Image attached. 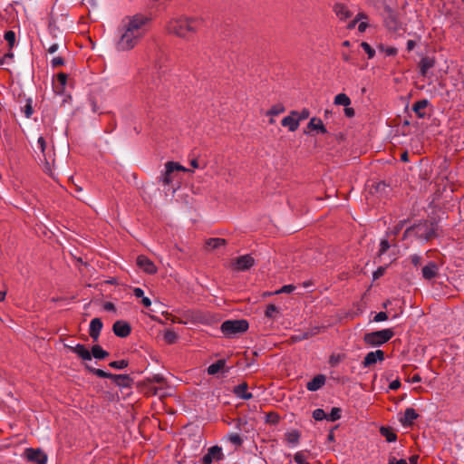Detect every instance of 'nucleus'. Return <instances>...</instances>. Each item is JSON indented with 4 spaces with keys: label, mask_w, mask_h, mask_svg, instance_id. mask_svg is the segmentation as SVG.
Returning <instances> with one entry per match:
<instances>
[{
    "label": "nucleus",
    "mask_w": 464,
    "mask_h": 464,
    "mask_svg": "<svg viewBox=\"0 0 464 464\" xmlns=\"http://www.w3.org/2000/svg\"><path fill=\"white\" fill-rule=\"evenodd\" d=\"M300 432L296 430L285 433V440L288 444L296 445L300 440Z\"/></svg>",
    "instance_id": "bb28decb"
},
{
    "label": "nucleus",
    "mask_w": 464,
    "mask_h": 464,
    "mask_svg": "<svg viewBox=\"0 0 464 464\" xmlns=\"http://www.w3.org/2000/svg\"><path fill=\"white\" fill-rule=\"evenodd\" d=\"M285 111V106L282 103H277L271 107V109L266 112V115L276 116L283 113Z\"/></svg>",
    "instance_id": "72a5a7b5"
},
{
    "label": "nucleus",
    "mask_w": 464,
    "mask_h": 464,
    "mask_svg": "<svg viewBox=\"0 0 464 464\" xmlns=\"http://www.w3.org/2000/svg\"><path fill=\"white\" fill-rule=\"evenodd\" d=\"M404 223H405V221H401V222H400V223L395 227L394 231H393L394 235H397V234L400 232V230L403 227Z\"/></svg>",
    "instance_id": "338daca9"
},
{
    "label": "nucleus",
    "mask_w": 464,
    "mask_h": 464,
    "mask_svg": "<svg viewBox=\"0 0 464 464\" xmlns=\"http://www.w3.org/2000/svg\"><path fill=\"white\" fill-rule=\"evenodd\" d=\"M109 366L114 369H124L128 366V361L126 360H121V361H114L109 363Z\"/></svg>",
    "instance_id": "79ce46f5"
},
{
    "label": "nucleus",
    "mask_w": 464,
    "mask_h": 464,
    "mask_svg": "<svg viewBox=\"0 0 464 464\" xmlns=\"http://www.w3.org/2000/svg\"><path fill=\"white\" fill-rule=\"evenodd\" d=\"M86 368L89 372H92L93 374H95L96 376H98L100 378H108L111 380L112 378L113 373L106 372L103 370L95 369V368L90 367L88 365L86 366Z\"/></svg>",
    "instance_id": "473e14b6"
},
{
    "label": "nucleus",
    "mask_w": 464,
    "mask_h": 464,
    "mask_svg": "<svg viewBox=\"0 0 464 464\" xmlns=\"http://www.w3.org/2000/svg\"><path fill=\"white\" fill-rule=\"evenodd\" d=\"M225 364H226V362L224 360H218L216 362L210 364L208 367L207 372L209 375H214V374L218 373V372H220L225 367Z\"/></svg>",
    "instance_id": "a878e982"
},
{
    "label": "nucleus",
    "mask_w": 464,
    "mask_h": 464,
    "mask_svg": "<svg viewBox=\"0 0 464 464\" xmlns=\"http://www.w3.org/2000/svg\"><path fill=\"white\" fill-rule=\"evenodd\" d=\"M388 319V314L385 312H379L375 314L373 321L374 322H382Z\"/></svg>",
    "instance_id": "3c124183"
},
{
    "label": "nucleus",
    "mask_w": 464,
    "mask_h": 464,
    "mask_svg": "<svg viewBox=\"0 0 464 464\" xmlns=\"http://www.w3.org/2000/svg\"><path fill=\"white\" fill-rule=\"evenodd\" d=\"M279 314V308L273 304H269L265 311V315L270 319H276Z\"/></svg>",
    "instance_id": "c85d7f7f"
},
{
    "label": "nucleus",
    "mask_w": 464,
    "mask_h": 464,
    "mask_svg": "<svg viewBox=\"0 0 464 464\" xmlns=\"http://www.w3.org/2000/svg\"><path fill=\"white\" fill-rule=\"evenodd\" d=\"M400 386H401V382H400V381H399V380H395V381H393V382H392L390 383L389 388H390L391 390L395 391V390L399 389V388H400Z\"/></svg>",
    "instance_id": "4d7b16f0"
},
{
    "label": "nucleus",
    "mask_w": 464,
    "mask_h": 464,
    "mask_svg": "<svg viewBox=\"0 0 464 464\" xmlns=\"http://www.w3.org/2000/svg\"><path fill=\"white\" fill-rule=\"evenodd\" d=\"M203 25V18L185 16L169 21L167 30L179 37H188L189 34L197 33Z\"/></svg>",
    "instance_id": "f03ea898"
},
{
    "label": "nucleus",
    "mask_w": 464,
    "mask_h": 464,
    "mask_svg": "<svg viewBox=\"0 0 464 464\" xmlns=\"http://www.w3.org/2000/svg\"><path fill=\"white\" fill-rule=\"evenodd\" d=\"M72 353H76L80 358L84 361L92 360V354L90 351L81 343H78L75 346H67Z\"/></svg>",
    "instance_id": "2eb2a0df"
},
{
    "label": "nucleus",
    "mask_w": 464,
    "mask_h": 464,
    "mask_svg": "<svg viewBox=\"0 0 464 464\" xmlns=\"http://www.w3.org/2000/svg\"><path fill=\"white\" fill-rule=\"evenodd\" d=\"M368 27V24L366 22H361L358 25V30L361 33H363Z\"/></svg>",
    "instance_id": "e2e57ef3"
},
{
    "label": "nucleus",
    "mask_w": 464,
    "mask_h": 464,
    "mask_svg": "<svg viewBox=\"0 0 464 464\" xmlns=\"http://www.w3.org/2000/svg\"><path fill=\"white\" fill-rule=\"evenodd\" d=\"M102 328V322L100 318H93L90 323L89 334L96 342Z\"/></svg>",
    "instance_id": "ddd939ff"
},
{
    "label": "nucleus",
    "mask_w": 464,
    "mask_h": 464,
    "mask_svg": "<svg viewBox=\"0 0 464 464\" xmlns=\"http://www.w3.org/2000/svg\"><path fill=\"white\" fill-rule=\"evenodd\" d=\"M362 18H366V15L363 13H359L356 17L351 21L348 24V29H353L355 27L356 24Z\"/></svg>",
    "instance_id": "49530a36"
},
{
    "label": "nucleus",
    "mask_w": 464,
    "mask_h": 464,
    "mask_svg": "<svg viewBox=\"0 0 464 464\" xmlns=\"http://www.w3.org/2000/svg\"><path fill=\"white\" fill-rule=\"evenodd\" d=\"M281 124L284 127H287L290 131H295L299 127L298 120H296L295 116L292 114V111L288 116L282 120Z\"/></svg>",
    "instance_id": "aec40b11"
},
{
    "label": "nucleus",
    "mask_w": 464,
    "mask_h": 464,
    "mask_svg": "<svg viewBox=\"0 0 464 464\" xmlns=\"http://www.w3.org/2000/svg\"><path fill=\"white\" fill-rule=\"evenodd\" d=\"M344 114H345L346 117L352 118V117L354 116L355 111H354V110L353 108L347 106V107L344 108Z\"/></svg>",
    "instance_id": "6e6d98bb"
},
{
    "label": "nucleus",
    "mask_w": 464,
    "mask_h": 464,
    "mask_svg": "<svg viewBox=\"0 0 464 464\" xmlns=\"http://www.w3.org/2000/svg\"><path fill=\"white\" fill-rule=\"evenodd\" d=\"M234 392L237 397L244 400H250L253 398L252 393L247 392V385L245 382L236 386Z\"/></svg>",
    "instance_id": "5701e85b"
},
{
    "label": "nucleus",
    "mask_w": 464,
    "mask_h": 464,
    "mask_svg": "<svg viewBox=\"0 0 464 464\" xmlns=\"http://www.w3.org/2000/svg\"><path fill=\"white\" fill-rule=\"evenodd\" d=\"M5 40L8 43L10 48H12L14 45L15 42V34L13 31H7L5 33L4 35Z\"/></svg>",
    "instance_id": "58836bf2"
},
{
    "label": "nucleus",
    "mask_w": 464,
    "mask_h": 464,
    "mask_svg": "<svg viewBox=\"0 0 464 464\" xmlns=\"http://www.w3.org/2000/svg\"><path fill=\"white\" fill-rule=\"evenodd\" d=\"M361 46L362 48L366 52V53L368 54V58L369 59H372L374 57L375 55V51L374 49L366 42H362L361 44Z\"/></svg>",
    "instance_id": "ea45409f"
},
{
    "label": "nucleus",
    "mask_w": 464,
    "mask_h": 464,
    "mask_svg": "<svg viewBox=\"0 0 464 464\" xmlns=\"http://www.w3.org/2000/svg\"><path fill=\"white\" fill-rule=\"evenodd\" d=\"M435 65V61L430 57H423L419 64L420 72L422 76H426L428 71Z\"/></svg>",
    "instance_id": "412c9836"
},
{
    "label": "nucleus",
    "mask_w": 464,
    "mask_h": 464,
    "mask_svg": "<svg viewBox=\"0 0 464 464\" xmlns=\"http://www.w3.org/2000/svg\"><path fill=\"white\" fill-rule=\"evenodd\" d=\"M23 111L24 113V116L27 119L32 116L34 111H33V107H32V104H31V100L27 101L26 104L23 108Z\"/></svg>",
    "instance_id": "a18cd8bd"
},
{
    "label": "nucleus",
    "mask_w": 464,
    "mask_h": 464,
    "mask_svg": "<svg viewBox=\"0 0 464 464\" xmlns=\"http://www.w3.org/2000/svg\"><path fill=\"white\" fill-rule=\"evenodd\" d=\"M418 459H419L418 455H412L411 457H410V459H409L410 463H408V464H417Z\"/></svg>",
    "instance_id": "774afa93"
},
{
    "label": "nucleus",
    "mask_w": 464,
    "mask_h": 464,
    "mask_svg": "<svg viewBox=\"0 0 464 464\" xmlns=\"http://www.w3.org/2000/svg\"><path fill=\"white\" fill-rule=\"evenodd\" d=\"M141 304L145 306V307H150L151 305V301L149 297H146V296H143L141 298Z\"/></svg>",
    "instance_id": "bf43d9fd"
},
{
    "label": "nucleus",
    "mask_w": 464,
    "mask_h": 464,
    "mask_svg": "<svg viewBox=\"0 0 464 464\" xmlns=\"http://www.w3.org/2000/svg\"><path fill=\"white\" fill-rule=\"evenodd\" d=\"M163 339L167 343L172 344V343H176V341L178 339V335L174 331L168 330L165 332Z\"/></svg>",
    "instance_id": "f704fd0d"
},
{
    "label": "nucleus",
    "mask_w": 464,
    "mask_h": 464,
    "mask_svg": "<svg viewBox=\"0 0 464 464\" xmlns=\"http://www.w3.org/2000/svg\"><path fill=\"white\" fill-rule=\"evenodd\" d=\"M292 114L295 116L296 120H298V123L300 124L301 121H304L310 116V111L308 109L304 108L301 111H292Z\"/></svg>",
    "instance_id": "c9c22d12"
},
{
    "label": "nucleus",
    "mask_w": 464,
    "mask_h": 464,
    "mask_svg": "<svg viewBox=\"0 0 464 464\" xmlns=\"http://www.w3.org/2000/svg\"><path fill=\"white\" fill-rule=\"evenodd\" d=\"M133 295L137 298H142L144 296V291L141 288H140V287H135L133 289Z\"/></svg>",
    "instance_id": "5fc2aeb1"
},
{
    "label": "nucleus",
    "mask_w": 464,
    "mask_h": 464,
    "mask_svg": "<svg viewBox=\"0 0 464 464\" xmlns=\"http://www.w3.org/2000/svg\"><path fill=\"white\" fill-rule=\"evenodd\" d=\"M415 46H416L415 41L408 40V42H407V51L408 52H411V50H413Z\"/></svg>",
    "instance_id": "052dcab7"
},
{
    "label": "nucleus",
    "mask_w": 464,
    "mask_h": 464,
    "mask_svg": "<svg viewBox=\"0 0 464 464\" xmlns=\"http://www.w3.org/2000/svg\"><path fill=\"white\" fill-rule=\"evenodd\" d=\"M334 104L347 107L351 104V99L345 93H339L334 97Z\"/></svg>",
    "instance_id": "7c9ffc66"
},
{
    "label": "nucleus",
    "mask_w": 464,
    "mask_h": 464,
    "mask_svg": "<svg viewBox=\"0 0 464 464\" xmlns=\"http://www.w3.org/2000/svg\"><path fill=\"white\" fill-rule=\"evenodd\" d=\"M150 21L149 17L140 14L126 17L119 29L117 50L129 51L134 48L149 31Z\"/></svg>",
    "instance_id": "f257e3e1"
},
{
    "label": "nucleus",
    "mask_w": 464,
    "mask_h": 464,
    "mask_svg": "<svg viewBox=\"0 0 464 464\" xmlns=\"http://www.w3.org/2000/svg\"><path fill=\"white\" fill-rule=\"evenodd\" d=\"M307 129L312 131L315 130L317 133L324 134L327 132L326 128L323 124V121L321 119L314 117L310 120V121L307 124Z\"/></svg>",
    "instance_id": "f3484780"
},
{
    "label": "nucleus",
    "mask_w": 464,
    "mask_h": 464,
    "mask_svg": "<svg viewBox=\"0 0 464 464\" xmlns=\"http://www.w3.org/2000/svg\"><path fill=\"white\" fill-rule=\"evenodd\" d=\"M111 381L120 387H130L132 379L127 374H112Z\"/></svg>",
    "instance_id": "6ab92c4d"
},
{
    "label": "nucleus",
    "mask_w": 464,
    "mask_h": 464,
    "mask_svg": "<svg viewBox=\"0 0 464 464\" xmlns=\"http://www.w3.org/2000/svg\"><path fill=\"white\" fill-rule=\"evenodd\" d=\"M384 360V352L382 350H376L374 352L368 353L362 364L364 368L370 367L371 365L376 363L378 361L382 362Z\"/></svg>",
    "instance_id": "9d476101"
},
{
    "label": "nucleus",
    "mask_w": 464,
    "mask_h": 464,
    "mask_svg": "<svg viewBox=\"0 0 464 464\" xmlns=\"http://www.w3.org/2000/svg\"><path fill=\"white\" fill-rule=\"evenodd\" d=\"M389 464H408L405 459H397L395 457L389 458Z\"/></svg>",
    "instance_id": "864d4df0"
},
{
    "label": "nucleus",
    "mask_w": 464,
    "mask_h": 464,
    "mask_svg": "<svg viewBox=\"0 0 464 464\" xmlns=\"http://www.w3.org/2000/svg\"><path fill=\"white\" fill-rule=\"evenodd\" d=\"M411 236H414L418 239L425 241L431 239L435 237L433 224L423 221L408 227L403 234V239Z\"/></svg>",
    "instance_id": "7ed1b4c3"
},
{
    "label": "nucleus",
    "mask_w": 464,
    "mask_h": 464,
    "mask_svg": "<svg viewBox=\"0 0 464 464\" xmlns=\"http://www.w3.org/2000/svg\"><path fill=\"white\" fill-rule=\"evenodd\" d=\"M341 418V410L340 408L334 407L330 412V414L327 416V420L331 421H335Z\"/></svg>",
    "instance_id": "e433bc0d"
},
{
    "label": "nucleus",
    "mask_w": 464,
    "mask_h": 464,
    "mask_svg": "<svg viewBox=\"0 0 464 464\" xmlns=\"http://www.w3.org/2000/svg\"><path fill=\"white\" fill-rule=\"evenodd\" d=\"M294 459L297 464H305V456L303 452L298 451L295 454Z\"/></svg>",
    "instance_id": "de8ad7c7"
},
{
    "label": "nucleus",
    "mask_w": 464,
    "mask_h": 464,
    "mask_svg": "<svg viewBox=\"0 0 464 464\" xmlns=\"http://www.w3.org/2000/svg\"><path fill=\"white\" fill-rule=\"evenodd\" d=\"M421 272L424 279L431 280L438 276L439 266L435 262L431 261L422 267Z\"/></svg>",
    "instance_id": "9b49d317"
},
{
    "label": "nucleus",
    "mask_w": 464,
    "mask_h": 464,
    "mask_svg": "<svg viewBox=\"0 0 464 464\" xmlns=\"http://www.w3.org/2000/svg\"><path fill=\"white\" fill-rule=\"evenodd\" d=\"M67 78H68V76L66 73L60 72L57 74V80L60 82L62 89H63L64 86L66 85Z\"/></svg>",
    "instance_id": "09e8293b"
},
{
    "label": "nucleus",
    "mask_w": 464,
    "mask_h": 464,
    "mask_svg": "<svg viewBox=\"0 0 464 464\" xmlns=\"http://www.w3.org/2000/svg\"><path fill=\"white\" fill-rule=\"evenodd\" d=\"M380 433L385 437L388 442H393L397 440V435L392 431L391 428L388 427H381Z\"/></svg>",
    "instance_id": "cd10ccee"
},
{
    "label": "nucleus",
    "mask_w": 464,
    "mask_h": 464,
    "mask_svg": "<svg viewBox=\"0 0 464 464\" xmlns=\"http://www.w3.org/2000/svg\"><path fill=\"white\" fill-rule=\"evenodd\" d=\"M228 440L237 446H240L243 443L242 438L237 433L229 434Z\"/></svg>",
    "instance_id": "c03bdc74"
},
{
    "label": "nucleus",
    "mask_w": 464,
    "mask_h": 464,
    "mask_svg": "<svg viewBox=\"0 0 464 464\" xmlns=\"http://www.w3.org/2000/svg\"><path fill=\"white\" fill-rule=\"evenodd\" d=\"M112 331L115 335L121 338H125L130 335L131 327L129 323L119 320L113 324Z\"/></svg>",
    "instance_id": "6e6552de"
},
{
    "label": "nucleus",
    "mask_w": 464,
    "mask_h": 464,
    "mask_svg": "<svg viewBox=\"0 0 464 464\" xmlns=\"http://www.w3.org/2000/svg\"><path fill=\"white\" fill-rule=\"evenodd\" d=\"M428 104L429 102L427 100H420L412 105V111L416 113V115L419 118L423 119L426 116L425 110L428 107Z\"/></svg>",
    "instance_id": "a211bd4d"
},
{
    "label": "nucleus",
    "mask_w": 464,
    "mask_h": 464,
    "mask_svg": "<svg viewBox=\"0 0 464 464\" xmlns=\"http://www.w3.org/2000/svg\"><path fill=\"white\" fill-rule=\"evenodd\" d=\"M137 266L145 273L152 275L157 272L155 264L145 256H139L137 257Z\"/></svg>",
    "instance_id": "1a4fd4ad"
},
{
    "label": "nucleus",
    "mask_w": 464,
    "mask_h": 464,
    "mask_svg": "<svg viewBox=\"0 0 464 464\" xmlns=\"http://www.w3.org/2000/svg\"><path fill=\"white\" fill-rule=\"evenodd\" d=\"M248 322L245 319L227 320L221 324L222 334L228 338L236 337L247 331Z\"/></svg>",
    "instance_id": "20e7f679"
},
{
    "label": "nucleus",
    "mask_w": 464,
    "mask_h": 464,
    "mask_svg": "<svg viewBox=\"0 0 464 464\" xmlns=\"http://www.w3.org/2000/svg\"><path fill=\"white\" fill-rule=\"evenodd\" d=\"M92 357L93 356L95 359L102 360L109 356V353L103 350L100 345H93L92 348V352H90Z\"/></svg>",
    "instance_id": "393cba45"
},
{
    "label": "nucleus",
    "mask_w": 464,
    "mask_h": 464,
    "mask_svg": "<svg viewBox=\"0 0 464 464\" xmlns=\"http://www.w3.org/2000/svg\"><path fill=\"white\" fill-rule=\"evenodd\" d=\"M167 164H168L169 171H173V172L175 170L188 171V169L186 168H184L183 166H181L180 164H179L177 162L168 161Z\"/></svg>",
    "instance_id": "a19ab883"
},
{
    "label": "nucleus",
    "mask_w": 464,
    "mask_h": 464,
    "mask_svg": "<svg viewBox=\"0 0 464 464\" xmlns=\"http://www.w3.org/2000/svg\"><path fill=\"white\" fill-rule=\"evenodd\" d=\"M26 457L30 461L36 462V464H45L46 456L38 450L28 449L26 450Z\"/></svg>",
    "instance_id": "f8f14e48"
},
{
    "label": "nucleus",
    "mask_w": 464,
    "mask_h": 464,
    "mask_svg": "<svg viewBox=\"0 0 464 464\" xmlns=\"http://www.w3.org/2000/svg\"><path fill=\"white\" fill-rule=\"evenodd\" d=\"M37 145H38V148L40 149L41 152L43 153V156H44V161L46 163V165H50V160H51V151H48V153L46 152V141H45V139L44 137H39L38 140H37Z\"/></svg>",
    "instance_id": "b1692460"
},
{
    "label": "nucleus",
    "mask_w": 464,
    "mask_h": 464,
    "mask_svg": "<svg viewBox=\"0 0 464 464\" xmlns=\"http://www.w3.org/2000/svg\"><path fill=\"white\" fill-rule=\"evenodd\" d=\"M59 48V45L58 44H53L52 45H50V47L48 48V53H54Z\"/></svg>",
    "instance_id": "69168bd1"
},
{
    "label": "nucleus",
    "mask_w": 464,
    "mask_h": 464,
    "mask_svg": "<svg viewBox=\"0 0 464 464\" xmlns=\"http://www.w3.org/2000/svg\"><path fill=\"white\" fill-rule=\"evenodd\" d=\"M51 63L53 67H59L64 64V60L60 56L53 57L51 61Z\"/></svg>",
    "instance_id": "8fccbe9b"
},
{
    "label": "nucleus",
    "mask_w": 464,
    "mask_h": 464,
    "mask_svg": "<svg viewBox=\"0 0 464 464\" xmlns=\"http://www.w3.org/2000/svg\"><path fill=\"white\" fill-rule=\"evenodd\" d=\"M394 335L392 329H382L372 333H367L363 336L365 343L372 346H380L390 341Z\"/></svg>",
    "instance_id": "39448f33"
},
{
    "label": "nucleus",
    "mask_w": 464,
    "mask_h": 464,
    "mask_svg": "<svg viewBox=\"0 0 464 464\" xmlns=\"http://www.w3.org/2000/svg\"><path fill=\"white\" fill-rule=\"evenodd\" d=\"M418 417L419 414L413 408H407L403 417L400 419V421L403 426H411Z\"/></svg>",
    "instance_id": "dca6fc26"
},
{
    "label": "nucleus",
    "mask_w": 464,
    "mask_h": 464,
    "mask_svg": "<svg viewBox=\"0 0 464 464\" xmlns=\"http://www.w3.org/2000/svg\"><path fill=\"white\" fill-rule=\"evenodd\" d=\"M295 289V286L293 285H284L281 289L277 290L276 294H281V293H292Z\"/></svg>",
    "instance_id": "603ef678"
},
{
    "label": "nucleus",
    "mask_w": 464,
    "mask_h": 464,
    "mask_svg": "<svg viewBox=\"0 0 464 464\" xmlns=\"http://www.w3.org/2000/svg\"><path fill=\"white\" fill-rule=\"evenodd\" d=\"M326 378L323 374H318L314 376L310 382L306 384V389L310 392H315L321 389L325 383Z\"/></svg>",
    "instance_id": "4468645a"
},
{
    "label": "nucleus",
    "mask_w": 464,
    "mask_h": 464,
    "mask_svg": "<svg viewBox=\"0 0 464 464\" xmlns=\"http://www.w3.org/2000/svg\"><path fill=\"white\" fill-rule=\"evenodd\" d=\"M152 381L157 383H162L164 382V378L160 374H156L153 376Z\"/></svg>",
    "instance_id": "0e129e2a"
},
{
    "label": "nucleus",
    "mask_w": 464,
    "mask_h": 464,
    "mask_svg": "<svg viewBox=\"0 0 464 464\" xmlns=\"http://www.w3.org/2000/svg\"><path fill=\"white\" fill-rule=\"evenodd\" d=\"M391 247V245L387 239H382L380 243V248L378 251V256L381 257L382 255L386 253V251Z\"/></svg>",
    "instance_id": "4c0bfd02"
},
{
    "label": "nucleus",
    "mask_w": 464,
    "mask_h": 464,
    "mask_svg": "<svg viewBox=\"0 0 464 464\" xmlns=\"http://www.w3.org/2000/svg\"><path fill=\"white\" fill-rule=\"evenodd\" d=\"M173 180V171H169L168 164H165V171L160 177V181L163 183V185H169Z\"/></svg>",
    "instance_id": "c756f323"
},
{
    "label": "nucleus",
    "mask_w": 464,
    "mask_h": 464,
    "mask_svg": "<svg viewBox=\"0 0 464 464\" xmlns=\"http://www.w3.org/2000/svg\"><path fill=\"white\" fill-rule=\"evenodd\" d=\"M313 418L315 420H323L324 419H327V415L325 414L323 409H316L313 412Z\"/></svg>",
    "instance_id": "37998d69"
},
{
    "label": "nucleus",
    "mask_w": 464,
    "mask_h": 464,
    "mask_svg": "<svg viewBox=\"0 0 464 464\" xmlns=\"http://www.w3.org/2000/svg\"><path fill=\"white\" fill-rule=\"evenodd\" d=\"M224 455L222 449L218 446H212L208 450V452L202 457V464H212L214 461H219L223 459Z\"/></svg>",
    "instance_id": "423d86ee"
},
{
    "label": "nucleus",
    "mask_w": 464,
    "mask_h": 464,
    "mask_svg": "<svg viewBox=\"0 0 464 464\" xmlns=\"http://www.w3.org/2000/svg\"><path fill=\"white\" fill-rule=\"evenodd\" d=\"M334 11L341 20H346L352 15L347 6L341 3L334 5Z\"/></svg>",
    "instance_id": "4be33fe9"
},
{
    "label": "nucleus",
    "mask_w": 464,
    "mask_h": 464,
    "mask_svg": "<svg viewBox=\"0 0 464 464\" xmlns=\"http://www.w3.org/2000/svg\"><path fill=\"white\" fill-rule=\"evenodd\" d=\"M143 92L148 100H151L153 98L152 97V88L147 87L146 90H144Z\"/></svg>",
    "instance_id": "13d9d810"
},
{
    "label": "nucleus",
    "mask_w": 464,
    "mask_h": 464,
    "mask_svg": "<svg viewBox=\"0 0 464 464\" xmlns=\"http://www.w3.org/2000/svg\"><path fill=\"white\" fill-rule=\"evenodd\" d=\"M207 246L212 249L218 248L226 245V240L219 237L209 238L206 242Z\"/></svg>",
    "instance_id": "2f4dec72"
},
{
    "label": "nucleus",
    "mask_w": 464,
    "mask_h": 464,
    "mask_svg": "<svg viewBox=\"0 0 464 464\" xmlns=\"http://www.w3.org/2000/svg\"><path fill=\"white\" fill-rule=\"evenodd\" d=\"M255 265V259L250 255H244L236 258L234 262L235 269L245 271Z\"/></svg>",
    "instance_id": "0eeeda50"
},
{
    "label": "nucleus",
    "mask_w": 464,
    "mask_h": 464,
    "mask_svg": "<svg viewBox=\"0 0 464 464\" xmlns=\"http://www.w3.org/2000/svg\"><path fill=\"white\" fill-rule=\"evenodd\" d=\"M104 309L106 311H115V305L111 302H107L104 304Z\"/></svg>",
    "instance_id": "680f3d73"
}]
</instances>
